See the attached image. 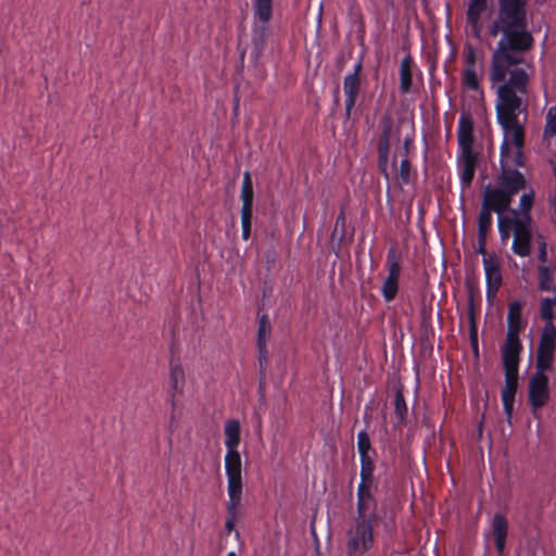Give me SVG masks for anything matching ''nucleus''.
I'll return each mask as SVG.
<instances>
[{"instance_id": "nucleus-1", "label": "nucleus", "mask_w": 556, "mask_h": 556, "mask_svg": "<svg viewBox=\"0 0 556 556\" xmlns=\"http://www.w3.org/2000/svg\"><path fill=\"white\" fill-rule=\"evenodd\" d=\"M533 65L522 68H490L489 80L496 89V118L505 137L501 146V169H517L525 166V127L518 118L528 116V93Z\"/></svg>"}, {"instance_id": "nucleus-2", "label": "nucleus", "mask_w": 556, "mask_h": 556, "mask_svg": "<svg viewBox=\"0 0 556 556\" xmlns=\"http://www.w3.org/2000/svg\"><path fill=\"white\" fill-rule=\"evenodd\" d=\"M500 37L491 54L490 68H522L532 65L525 58L534 45L528 29L527 0H498V12L489 27Z\"/></svg>"}, {"instance_id": "nucleus-3", "label": "nucleus", "mask_w": 556, "mask_h": 556, "mask_svg": "<svg viewBox=\"0 0 556 556\" xmlns=\"http://www.w3.org/2000/svg\"><path fill=\"white\" fill-rule=\"evenodd\" d=\"M473 125L469 116L462 115L458 123V144L460 155L458 157V167L460 170L462 187L468 188L475 176L477 167V153L473 152Z\"/></svg>"}, {"instance_id": "nucleus-4", "label": "nucleus", "mask_w": 556, "mask_h": 556, "mask_svg": "<svg viewBox=\"0 0 556 556\" xmlns=\"http://www.w3.org/2000/svg\"><path fill=\"white\" fill-rule=\"evenodd\" d=\"M254 22L251 35V59L256 63L263 55L266 38L268 35V23L273 14V0H253Z\"/></svg>"}, {"instance_id": "nucleus-5", "label": "nucleus", "mask_w": 556, "mask_h": 556, "mask_svg": "<svg viewBox=\"0 0 556 556\" xmlns=\"http://www.w3.org/2000/svg\"><path fill=\"white\" fill-rule=\"evenodd\" d=\"M510 344L507 355H502L505 369V386L502 390L503 408L508 421L513 415L515 395L518 387L519 356H516V348Z\"/></svg>"}, {"instance_id": "nucleus-6", "label": "nucleus", "mask_w": 556, "mask_h": 556, "mask_svg": "<svg viewBox=\"0 0 556 556\" xmlns=\"http://www.w3.org/2000/svg\"><path fill=\"white\" fill-rule=\"evenodd\" d=\"M374 522L367 519L355 520V525L348 532L346 547L349 555H362L372 547L375 542Z\"/></svg>"}, {"instance_id": "nucleus-7", "label": "nucleus", "mask_w": 556, "mask_h": 556, "mask_svg": "<svg viewBox=\"0 0 556 556\" xmlns=\"http://www.w3.org/2000/svg\"><path fill=\"white\" fill-rule=\"evenodd\" d=\"M543 317L546 323L538 348L536 368L551 369L556 349V327L552 320L553 315H543Z\"/></svg>"}, {"instance_id": "nucleus-8", "label": "nucleus", "mask_w": 556, "mask_h": 556, "mask_svg": "<svg viewBox=\"0 0 556 556\" xmlns=\"http://www.w3.org/2000/svg\"><path fill=\"white\" fill-rule=\"evenodd\" d=\"M225 472L228 497L236 502L242 496V460L238 450L226 452Z\"/></svg>"}, {"instance_id": "nucleus-9", "label": "nucleus", "mask_w": 556, "mask_h": 556, "mask_svg": "<svg viewBox=\"0 0 556 556\" xmlns=\"http://www.w3.org/2000/svg\"><path fill=\"white\" fill-rule=\"evenodd\" d=\"M388 276L384 279L381 293L386 301H392L399 292V279L401 275V256L394 248L387 254Z\"/></svg>"}, {"instance_id": "nucleus-10", "label": "nucleus", "mask_w": 556, "mask_h": 556, "mask_svg": "<svg viewBox=\"0 0 556 556\" xmlns=\"http://www.w3.org/2000/svg\"><path fill=\"white\" fill-rule=\"evenodd\" d=\"M381 134L378 141V168L387 181L390 180L388 172L389 151L393 130V121L389 115H383L380 119Z\"/></svg>"}, {"instance_id": "nucleus-11", "label": "nucleus", "mask_w": 556, "mask_h": 556, "mask_svg": "<svg viewBox=\"0 0 556 556\" xmlns=\"http://www.w3.org/2000/svg\"><path fill=\"white\" fill-rule=\"evenodd\" d=\"M375 483L359 482L357 488V517L356 519L377 520V502L374 497Z\"/></svg>"}, {"instance_id": "nucleus-12", "label": "nucleus", "mask_w": 556, "mask_h": 556, "mask_svg": "<svg viewBox=\"0 0 556 556\" xmlns=\"http://www.w3.org/2000/svg\"><path fill=\"white\" fill-rule=\"evenodd\" d=\"M547 369H538L529 382V401L534 408L544 406L549 399Z\"/></svg>"}, {"instance_id": "nucleus-13", "label": "nucleus", "mask_w": 556, "mask_h": 556, "mask_svg": "<svg viewBox=\"0 0 556 556\" xmlns=\"http://www.w3.org/2000/svg\"><path fill=\"white\" fill-rule=\"evenodd\" d=\"M363 68L362 60H359L352 73L346 75L343 80V90L345 94V117H351L352 109L354 108L359 90H361V72Z\"/></svg>"}, {"instance_id": "nucleus-14", "label": "nucleus", "mask_w": 556, "mask_h": 556, "mask_svg": "<svg viewBox=\"0 0 556 556\" xmlns=\"http://www.w3.org/2000/svg\"><path fill=\"white\" fill-rule=\"evenodd\" d=\"M531 239L530 222L522 218L520 222H516L514 241L511 244L514 253L521 257L529 256L531 253Z\"/></svg>"}, {"instance_id": "nucleus-15", "label": "nucleus", "mask_w": 556, "mask_h": 556, "mask_svg": "<svg viewBox=\"0 0 556 556\" xmlns=\"http://www.w3.org/2000/svg\"><path fill=\"white\" fill-rule=\"evenodd\" d=\"M513 198L498 186L495 188L488 187L483 193L482 205L494 211L498 216L509 208Z\"/></svg>"}, {"instance_id": "nucleus-16", "label": "nucleus", "mask_w": 556, "mask_h": 556, "mask_svg": "<svg viewBox=\"0 0 556 556\" xmlns=\"http://www.w3.org/2000/svg\"><path fill=\"white\" fill-rule=\"evenodd\" d=\"M497 186L513 198L519 191L526 189L527 180L518 169H501Z\"/></svg>"}, {"instance_id": "nucleus-17", "label": "nucleus", "mask_w": 556, "mask_h": 556, "mask_svg": "<svg viewBox=\"0 0 556 556\" xmlns=\"http://www.w3.org/2000/svg\"><path fill=\"white\" fill-rule=\"evenodd\" d=\"M483 267L486 278L488 294H494L502 285V270L497 256H484Z\"/></svg>"}, {"instance_id": "nucleus-18", "label": "nucleus", "mask_w": 556, "mask_h": 556, "mask_svg": "<svg viewBox=\"0 0 556 556\" xmlns=\"http://www.w3.org/2000/svg\"><path fill=\"white\" fill-rule=\"evenodd\" d=\"M492 534L500 556L505 553L508 522L502 514H495L491 522Z\"/></svg>"}, {"instance_id": "nucleus-19", "label": "nucleus", "mask_w": 556, "mask_h": 556, "mask_svg": "<svg viewBox=\"0 0 556 556\" xmlns=\"http://www.w3.org/2000/svg\"><path fill=\"white\" fill-rule=\"evenodd\" d=\"M169 401L175 406V400L177 395H181L184 393V388L186 383L185 371L180 365H173L169 369Z\"/></svg>"}, {"instance_id": "nucleus-20", "label": "nucleus", "mask_w": 556, "mask_h": 556, "mask_svg": "<svg viewBox=\"0 0 556 556\" xmlns=\"http://www.w3.org/2000/svg\"><path fill=\"white\" fill-rule=\"evenodd\" d=\"M508 331L502 355H507L510 344L516 348V356H519L521 345L519 341V330L521 327V315H507Z\"/></svg>"}, {"instance_id": "nucleus-21", "label": "nucleus", "mask_w": 556, "mask_h": 556, "mask_svg": "<svg viewBox=\"0 0 556 556\" xmlns=\"http://www.w3.org/2000/svg\"><path fill=\"white\" fill-rule=\"evenodd\" d=\"M253 182L250 172L243 173L240 199L242 201L241 214H252L253 212Z\"/></svg>"}, {"instance_id": "nucleus-22", "label": "nucleus", "mask_w": 556, "mask_h": 556, "mask_svg": "<svg viewBox=\"0 0 556 556\" xmlns=\"http://www.w3.org/2000/svg\"><path fill=\"white\" fill-rule=\"evenodd\" d=\"M240 422L237 419H230L225 424V446L227 451L238 450L240 443Z\"/></svg>"}, {"instance_id": "nucleus-23", "label": "nucleus", "mask_w": 556, "mask_h": 556, "mask_svg": "<svg viewBox=\"0 0 556 556\" xmlns=\"http://www.w3.org/2000/svg\"><path fill=\"white\" fill-rule=\"evenodd\" d=\"M413 60L410 55L402 59L400 65V89L402 93H408L413 84Z\"/></svg>"}, {"instance_id": "nucleus-24", "label": "nucleus", "mask_w": 556, "mask_h": 556, "mask_svg": "<svg viewBox=\"0 0 556 556\" xmlns=\"http://www.w3.org/2000/svg\"><path fill=\"white\" fill-rule=\"evenodd\" d=\"M513 216H498V231L501 241L506 243L510 237V231L515 232L516 222H520L521 218L517 217V211L511 210Z\"/></svg>"}, {"instance_id": "nucleus-25", "label": "nucleus", "mask_w": 556, "mask_h": 556, "mask_svg": "<svg viewBox=\"0 0 556 556\" xmlns=\"http://www.w3.org/2000/svg\"><path fill=\"white\" fill-rule=\"evenodd\" d=\"M361 456V482L374 483L375 462L372 454Z\"/></svg>"}, {"instance_id": "nucleus-26", "label": "nucleus", "mask_w": 556, "mask_h": 556, "mask_svg": "<svg viewBox=\"0 0 556 556\" xmlns=\"http://www.w3.org/2000/svg\"><path fill=\"white\" fill-rule=\"evenodd\" d=\"M488 0H470L467 9V21L472 26H477L481 14L486 9Z\"/></svg>"}, {"instance_id": "nucleus-27", "label": "nucleus", "mask_w": 556, "mask_h": 556, "mask_svg": "<svg viewBox=\"0 0 556 556\" xmlns=\"http://www.w3.org/2000/svg\"><path fill=\"white\" fill-rule=\"evenodd\" d=\"M539 288L542 291L553 289V270L545 264L538 267Z\"/></svg>"}, {"instance_id": "nucleus-28", "label": "nucleus", "mask_w": 556, "mask_h": 556, "mask_svg": "<svg viewBox=\"0 0 556 556\" xmlns=\"http://www.w3.org/2000/svg\"><path fill=\"white\" fill-rule=\"evenodd\" d=\"M271 326L267 319V315H262L257 328V346H267L270 339Z\"/></svg>"}, {"instance_id": "nucleus-29", "label": "nucleus", "mask_w": 556, "mask_h": 556, "mask_svg": "<svg viewBox=\"0 0 556 556\" xmlns=\"http://www.w3.org/2000/svg\"><path fill=\"white\" fill-rule=\"evenodd\" d=\"M556 136V105L551 106L546 113V124L543 131V139L551 141Z\"/></svg>"}, {"instance_id": "nucleus-30", "label": "nucleus", "mask_w": 556, "mask_h": 556, "mask_svg": "<svg viewBox=\"0 0 556 556\" xmlns=\"http://www.w3.org/2000/svg\"><path fill=\"white\" fill-rule=\"evenodd\" d=\"M535 193L532 189L529 192H525L520 197L519 210L522 215V219L530 222V211L534 202Z\"/></svg>"}, {"instance_id": "nucleus-31", "label": "nucleus", "mask_w": 556, "mask_h": 556, "mask_svg": "<svg viewBox=\"0 0 556 556\" xmlns=\"http://www.w3.org/2000/svg\"><path fill=\"white\" fill-rule=\"evenodd\" d=\"M492 226V211L481 204V210L478 217V233L488 235Z\"/></svg>"}, {"instance_id": "nucleus-32", "label": "nucleus", "mask_w": 556, "mask_h": 556, "mask_svg": "<svg viewBox=\"0 0 556 556\" xmlns=\"http://www.w3.org/2000/svg\"><path fill=\"white\" fill-rule=\"evenodd\" d=\"M241 500H242V496H239L238 501L233 502L231 500V497H229V501L227 503L228 518L225 523V528H226L227 532H231V530L233 529L236 515H237V508L240 506Z\"/></svg>"}, {"instance_id": "nucleus-33", "label": "nucleus", "mask_w": 556, "mask_h": 556, "mask_svg": "<svg viewBox=\"0 0 556 556\" xmlns=\"http://www.w3.org/2000/svg\"><path fill=\"white\" fill-rule=\"evenodd\" d=\"M463 84L470 90H478L480 87L479 77L476 68H465L463 73Z\"/></svg>"}, {"instance_id": "nucleus-34", "label": "nucleus", "mask_w": 556, "mask_h": 556, "mask_svg": "<svg viewBox=\"0 0 556 556\" xmlns=\"http://www.w3.org/2000/svg\"><path fill=\"white\" fill-rule=\"evenodd\" d=\"M394 410L400 420H403L407 414V405L403 392L400 389L395 392Z\"/></svg>"}, {"instance_id": "nucleus-35", "label": "nucleus", "mask_w": 556, "mask_h": 556, "mask_svg": "<svg viewBox=\"0 0 556 556\" xmlns=\"http://www.w3.org/2000/svg\"><path fill=\"white\" fill-rule=\"evenodd\" d=\"M357 450L359 455L372 454L370 439L366 431H361L357 434Z\"/></svg>"}, {"instance_id": "nucleus-36", "label": "nucleus", "mask_w": 556, "mask_h": 556, "mask_svg": "<svg viewBox=\"0 0 556 556\" xmlns=\"http://www.w3.org/2000/svg\"><path fill=\"white\" fill-rule=\"evenodd\" d=\"M399 176L402 182L408 184L410 179V162L408 156H403L399 169Z\"/></svg>"}, {"instance_id": "nucleus-37", "label": "nucleus", "mask_w": 556, "mask_h": 556, "mask_svg": "<svg viewBox=\"0 0 556 556\" xmlns=\"http://www.w3.org/2000/svg\"><path fill=\"white\" fill-rule=\"evenodd\" d=\"M476 316L477 315H468L469 317V336H470V342L473 348V350H478V327L476 323Z\"/></svg>"}, {"instance_id": "nucleus-38", "label": "nucleus", "mask_w": 556, "mask_h": 556, "mask_svg": "<svg viewBox=\"0 0 556 556\" xmlns=\"http://www.w3.org/2000/svg\"><path fill=\"white\" fill-rule=\"evenodd\" d=\"M258 350V366L261 376H265L268 366V351L267 346H257Z\"/></svg>"}, {"instance_id": "nucleus-39", "label": "nucleus", "mask_w": 556, "mask_h": 556, "mask_svg": "<svg viewBox=\"0 0 556 556\" xmlns=\"http://www.w3.org/2000/svg\"><path fill=\"white\" fill-rule=\"evenodd\" d=\"M242 238L248 240L251 235L252 214H241Z\"/></svg>"}, {"instance_id": "nucleus-40", "label": "nucleus", "mask_w": 556, "mask_h": 556, "mask_svg": "<svg viewBox=\"0 0 556 556\" xmlns=\"http://www.w3.org/2000/svg\"><path fill=\"white\" fill-rule=\"evenodd\" d=\"M539 261L541 265L547 262V250H546V241L542 236H539Z\"/></svg>"}, {"instance_id": "nucleus-41", "label": "nucleus", "mask_w": 556, "mask_h": 556, "mask_svg": "<svg viewBox=\"0 0 556 556\" xmlns=\"http://www.w3.org/2000/svg\"><path fill=\"white\" fill-rule=\"evenodd\" d=\"M556 305V298L553 299L546 298L541 302V311L540 313H552L553 307Z\"/></svg>"}, {"instance_id": "nucleus-42", "label": "nucleus", "mask_w": 556, "mask_h": 556, "mask_svg": "<svg viewBox=\"0 0 556 556\" xmlns=\"http://www.w3.org/2000/svg\"><path fill=\"white\" fill-rule=\"evenodd\" d=\"M485 243H486V235L478 233V253L482 254L483 257L491 255V254H486Z\"/></svg>"}, {"instance_id": "nucleus-43", "label": "nucleus", "mask_w": 556, "mask_h": 556, "mask_svg": "<svg viewBox=\"0 0 556 556\" xmlns=\"http://www.w3.org/2000/svg\"><path fill=\"white\" fill-rule=\"evenodd\" d=\"M170 406H172V412H170V416H169L168 428H169L170 432H174L175 429L177 428L178 420H177V417L175 414L176 405L173 406V404L170 403Z\"/></svg>"}, {"instance_id": "nucleus-44", "label": "nucleus", "mask_w": 556, "mask_h": 556, "mask_svg": "<svg viewBox=\"0 0 556 556\" xmlns=\"http://www.w3.org/2000/svg\"><path fill=\"white\" fill-rule=\"evenodd\" d=\"M466 68H476V53L472 49L466 55Z\"/></svg>"}, {"instance_id": "nucleus-45", "label": "nucleus", "mask_w": 556, "mask_h": 556, "mask_svg": "<svg viewBox=\"0 0 556 556\" xmlns=\"http://www.w3.org/2000/svg\"><path fill=\"white\" fill-rule=\"evenodd\" d=\"M412 143H413V139L412 138L406 137L404 139V142H403V150H404L403 156H408Z\"/></svg>"}, {"instance_id": "nucleus-46", "label": "nucleus", "mask_w": 556, "mask_h": 556, "mask_svg": "<svg viewBox=\"0 0 556 556\" xmlns=\"http://www.w3.org/2000/svg\"><path fill=\"white\" fill-rule=\"evenodd\" d=\"M521 305L519 302H513L509 304L508 313H520Z\"/></svg>"}, {"instance_id": "nucleus-47", "label": "nucleus", "mask_w": 556, "mask_h": 556, "mask_svg": "<svg viewBox=\"0 0 556 556\" xmlns=\"http://www.w3.org/2000/svg\"><path fill=\"white\" fill-rule=\"evenodd\" d=\"M269 254H270V256H271V257H268V258H267V262H270V261H271V262H274V261H275V253H274V252H271V253H269Z\"/></svg>"}, {"instance_id": "nucleus-48", "label": "nucleus", "mask_w": 556, "mask_h": 556, "mask_svg": "<svg viewBox=\"0 0 556 556\" xmlns=\"http://www.w3.org/2000/svg\"><path fill=\"white\" fill-rule=\"evenodd\" d=\"M269 254H270V256H271V257H268V258H267V262H270V261H271V262H274V261H275V253H274V252H271V253H269Z\"/></svg>"}, {"instance_id": "nucleus-49", "label": "nucleus", "mask_w": 556, "mask_h": 556, "mask_svg": "<svg viewBox=\"0 0 556 556\" xmlns=\"http://www.w3.org/2000/svg\"><path fill=\"white\" fill-rule=\"evenodd\" d=\"M269 254H270V256H271V257H268V258H267V262H270V261H271V262H274V261H275V253H274V252H271V253H269Z\"/></svg>"}, {"instance_id": "nucleus-50", "label": "nucleus", "mask_w": 556, "mask_h": 556, "mask_svg": "<svg viewBox=\"0 0 556 556\" xmlns=\"http://www.w3.org/2000/svg\"><path fill=\"white\" fill-rule=\"evenodd\" d=\"M226 556H237L235 552H229Z\"/></svg>"}, {"instance_id": "nucleus-51", "label": "nucleus", "mask_w": 556, "mask_h": 556, "mask_svg": "<svg viewBox=\"0 0 556 556\" xmlns=\"http://www.w3.org/2000/svg\"><path fill=\"white\" fill-rule=\"evenodd\" d=\"M554 174H555V176H556V167L554 168Z\"/></svg>"}]
</instances>
